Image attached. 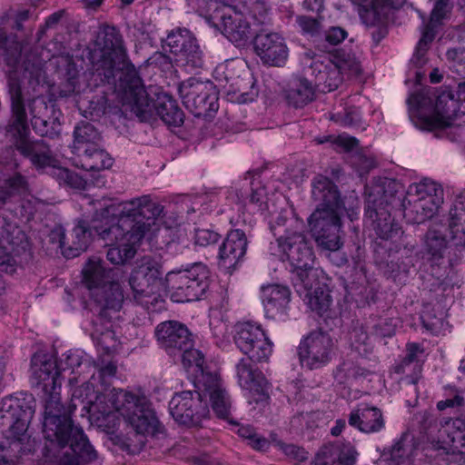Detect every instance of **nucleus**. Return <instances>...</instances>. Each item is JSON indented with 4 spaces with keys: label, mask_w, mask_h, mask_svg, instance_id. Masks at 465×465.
I'll list each match as a JSON object with an SVG mask.
<instances>
[{
    "label": "nucleus",
    "mask_w": 465,
    "mask_h": 465,
    "mask_svg": "<svg viewBox=\"0 0 465 465\" xmlns=\"http://www.w3.org/2000/svg\"><path fill=\"white\" fill-rule=\"evenodd\" d=\"M442 226H432L428 230L424 236V250L434 261L441 259L450 243L458 247L451 239V233L449 232V240L442 231ZM450 232L449 228L447 229Z\"/></svg>",
    "instance_id": "ea45409f"
},
{
    "label": "nucleus",
    "mask_w": 465,
    "mask_h": 465,
    "mask_svg": "<svg viewBox=\"0 0 465 465\" xmlns=\"http://www.w3.org/2000/svg\"><path fill=\"white\" fill-rule=\"evenodd\" d=\"M154 334L159 346L173 357L180 355L182 349L193 346L192 333L184 324L176 321L159 323Z\"/></svg>",
    "instance_id": "a878e982"
},
{
    "label": "nucleus",
    "mask_w": 465,
    "mask_h": 465,
    "mask_svg": "<svg viewBox=\"0 0 465 465\" xmlns=\"http://www.w3.org/2000/svg\"><path fill=\"white\" fill-rule=\"evenodd\" d=\"M450 10L451 5L450 0H436L430 21L421 32V37L418 42L413 56V61L417 65L420 66L424 63L423 56L430 44L433 41L438 28L441 25L442 20L447 17Z\"/></svg>",
    "instance_id": "cd10ccee"
},
{
    "label": "nucleus",
    "mask_w": 465,
    "mask_h": 465,
    "mask_svg": "<svg viewBox=\"0 0 465 465\" xmlns=\"http://www.w3.org/2000/svg\"><path fill=\"white\" fill-rule=\"evenodd\" d=\"M32 383L41 388L43 401L56 393L60 396L61 380L57 362L46 354L37 353L32 358Z\"/></svg>",
    "instance_id": "5701e85b"
},
{
    "label": "nucleus",
    "mask_w": 465,
    "mask_h": 465,
    "mask_svg": "<svg viewBox=\"0 0 465 465\" xmlns=\"http://www.w3.org/2000/svg\"><path fill=\"white\" fill-rule=\"evenodd\" d=\"M223 34L235 44H242L249 40L258 29L252 28L238 0L232 4L221 5L214 15Z\"/></svg>",
    "instance_id": "412c9836"
},
{
    "label": "nucleus",
    "mask_w": 465,
    "mask_h": 465,
    "mask_svg": "<svg viewBox=\"0 0 465 465\" xmlns=\"http://www.w3.org/2000/svg\"><path fill=\"white\" fill-rule=\"evenodd\" d=\"M125 84L118 92L124 105H126L142 121H148L158 115L164 124L170 126H180L183 123V113L177 102L167 93H158L153 103L144 88L142 79L139 84Z\"/></svg>",
    "instance_id": "9d476101"
},
{
    "label": "nucleus",
    "mask_w": 465,
    "mask_h": 465,
    "mask_svg": "<svg viewBox=\"0 0 465 465\" xmlns=\"http://www.w3.org/2000/svg\"><path fill=\"white\" fill-rule=\"evenodd\" d=\"M227 67V64H220L214 70V77L219 86L233 93L238 103L252 102L258 95V90L255 87L253 78L249 75L247 78L231 79L225 74Z\"/></svg>",
    "instance_id": "c85d7f7f"
},
{
    "label": "nucleus",
    "mask_w": 465,
    "mask_h": 465,
    "mask_svg": "<svg viewBox=\"0 0 465 465\" xmlns=\"http://www.w3.org/2000/svg\"><path fill=\"white\" fill-rule=\"evenodd\" d=\"M261 298L270 317L285 313L291 301V292L288 287L279 284H270L261 288Z\"/></svg>",
    "instance_id": "473e14b6"
},
{
    "label": "nucleus",
    "mask_w": 465,
    "mask_h": 465,
    "mask_svg": "<svg viewBox=\"0 0 465 465\" xmlns=\"http://www.w3.org/2000/svg\"><path fill=\"white\" fill-rule=\"evenodd\" d=\"M272 443L279 450H282L286 456L295 461L302 462L308 458V453L298 446L292 444H285L275 439L272 440Z\"/></svg>",
    "instance_id": "bf43d9fd"
},
{
    "label": "nucleus",
    "mask_w": 465,
    "mask_h": 465,
    "mask_svg": "<svg viewBox=\"0 0 465 465\" xmlns=\"http://www.w3.org/2000/svg\"><path fill=\"white\" fill-rule=\"evenodd\" d=\"M351 163L362 176L376 166V160L371 155H366L362 153H355L351 157Z\"/></svg>",
    "instance_id": "4d7b16f0"
},
{
    "label": "nucleus",
    "mask_w": 465,
    "mask_h": 465,
    "mask_svg": "<svg viewBox=\"0 0 465 465\" xmlns=\"http://www.w3.org/2000/svg\"><path fill=\"white\" fill-rule=\"evenodd\" d=\"M242 12L252 19V26L271 24L270 8L265 0H238Z\"/></svg>",
    "instance_id": "a19ab883"
},
{
    "label": "nucleus",
    "mask_w": 465,
    "mask_h": 465,
    "mask_svg": "<svg viewBox=\"0 0 465 465\" xmlns=\"http://www.w3.org/2000/svg\"><path fill=\"white\" fill-rule=\"evenodd\" d=\"M406 0H351L359 5L360 15L369 26L383 25L387 19L389 6L398 8Z\"/></svg>",
    "instance_id": "c756f323"
},
{
    "label": "nucleus",
    "mask_w": 465,
    "mask_h": 465,
    "mask_svg": "<svg viewBox=\"0 0 465 465\" xmlns=\"http://www.w3.org/2000/svg\"><path fill=\"white\" fill-rule=\"evenodd\" d=\"M254 50L263 64L272 66L284 65L289 56L284 38L278 33L262 29L255 33Z\"/></svg>",
    "instance_id": "393cba45"
},
{
    "label": "nucleus",
    "mask_w": 465,
    "mask_h": 465,
    "mask_svg": "<svg viewBox=\"0 0 465 465\" xmlns=\"http://www.w3.org/2000/svg\"><path fill=\"white\" fill-rule=\"evenodd\" d=\"M35 401L32 394L18 392L2 400L0 412L1 417L6 420L10 426L4 434H15L17 438L27 439L31 437L27 433L28 425L34 416Z\"/></svg>",
    "instance_id": "dca6fc26"
},
{
    "label": "nucleus",
    "mask_w": 465,
    "mask_h": 465,
    "mask_svg": "<svg viewBox=\"0 0 465 465\" xmlns=\"http://www.w3.org/2000/svg\"><path fill=\"white\" fill-rule=\"evenodd\" d=\"M209 271L202 262L184 269L173 270L166 274V285L176 302L199 300L208 288Z\"/></svg>",
    "instance_id": "2eb2a0df"
},
{
    "label": "nucleus",
    "mask_w": 465,
    "mask_h": 465,
    "mask_svg": "<svg viewBox=\"0 0 465 465\" xmlns=\"http://www.w3.org/2000/svg\"><path fill=\"white\" fill-rule=\"evenodd\" d=\"M82 272L84 285L101 307V317L113 319L112 313H117L124 302L123 291L118 282L121 270L107 268L100 258L93 257L85 263Z\"/></svg>",
    "instance_id": "1a4fd4ad"
},
{
    "label": "nucleus",
    "mask_w": 465,
    "mask_h": 465,
    "mask_svg": "<svg viewBox=\"0 0 465 465\" xmlns=\"http://www.w3.org/2000/svg\"><path fill=\"white\" fill-rule=\"evenodd\" d=\"M163 46L173 54L175 63L180 66L194 69L203 65L202 52L196 39L185 28L170 32Z\"/></svg>",
    "instance_id": "4be33fe9"
},
{
    "label": "nucleus",
    "mask_w": 465,
    "mask_h": 465,
    "mask_svg": "<svg viewBox=\"0 0 465 465\" xmlns=\"http://www.w3.org/2000/svg\"><path fill=\"white\" fill-rule=\"evenodd\" d=\"M42 431L46 440V456L58 459L59 465H80L94 462L97 451L90 444L83 430L73 424L72 410H66L56 393L43 401Z\"/></svg>",
    "instance_id": "7ed1b4c3"
},
{
    "label": "nucleus",
    "mask_w": 465,
    "mask_h": 465,
    "mask_svg": "<svg viewBox=\"0 0 465 465\" xmlns=\"http://www.w3.org/2000/svg\"><path fill=\"white\" fill-rule=\"evenodd\" d=\"M162 212L163 207L147 195L105 203L93 229L110 247L107 259L114 264H122L134 258L139 242Z\"/></svg>",
    "instance_id": "f03ea898"
},
{
    "label": "nucleus",
    "mask_w": 465,
    "mask_h": 465,
    "mask_svg": "<svg viewBox=\"0 0 465 465\" xmlns=\"http://www.w3.org/2000/svg\"><path fill=\"white\" fill-rule=\"evenodd\" d=\"M312 197L318 203L308 219L309 227L317 246L325 255L335 253V264L341 266L347 259L339 251L343 246L341 235V216L345 212L337 186L327 177L316 176L312 183Z\"/></svg>",
    "instance_id": "39448f33"
},
{
    "label": "nucleus",
    "mask_w": 465,
    "mask_h": 465,
    "mask_svg": "<svg viewBox=\"0 0 465 465\" xmlns=\"http://www.w3.org/2000/svg\"><path fill=\"white\" fill-rule=\"evenodd\" d=\"M28 190L27 181L20 173H15L12 177L5 180V190L0 195V199L5 201L7 196H11L15 193H25Z\"/></svg>",
    "instance_id": "09e8293b"
},
{
    "label": "nucleus",
    "mask_w": 465,
    "mask_h": 465,
    "mask_svg": "<svg viewBox=\"0 0 465 465\" xmlns=\"http://www.w3.org/2000/svg\"><path fill=\"white\" fill-rule=\"evenodd\" d=\"M349 424L361 432L375 433L384 428L385 421L380 409L364 406L350 413Z\"/></svg>",
    "instance_id": "f704fd0d"
},
{
    "label": "nucleus",
    "mask_w": 465,
    "mask_h": 465,
    "mask_svg": "<svg viewBox=\"0 0 465 465\" xmlns=\"http://www.w3.org/2000/svg\"><path fill=\"white\" fill-rule=\"evenodd\" d=\"M73 152L80 153L86 147L98 146L101 136L95 127L89 123H82L74 129Z\"/></svg>",
    "instance_id": "79ce46f5"
},
{
    "label": "nucleus",
    "mask_w": 465,
    "mask_h": 465,
    "mask_svg": "<svg viewBox=\"0 0 465 465\" xmlns=\"http://www.w3.org/2000/svg\"><path fill=\"white\" fill-rule=\"evenodd\" d=\"M347 36V33L341 27H332L326 33V41L331 45H336L342 42Z\"/></svg>",
    "instance_id": "69168bd1"
},
{
    "label": "nucleus",
    "mask_w": 465,
    "mask_h": 465,
    "mask_svg": "<svg viewBox=\"0 0 465 465\" xmlns=\"http://www.w3.org/2000/svg\"><path fill=\"white\" fill-rule=\"evenodd\" d=\"M449 230L457 245H465V189L457 194L450 211Z\"/></svg>",
    "instance_id": "58836bf2"
},
{
    "label": "nucleus",
    "mask_w": 465,
    "mask_h": 465,
    "mask_svg": "<svg viewBox=\"0 0 465 465\" xmlns=\"http://www.w3.org/2000/svg\"><path fill=\"white\" fill-rule=\"evenodd\" d=\"M249 203L256 207L257 211L271 212L268 204L267 194L263 186H257L252 189V193L249 196Z\"/></svg>",
    "instance_id": "052dcab7"
},
{
    "label": "nucleus",
    "mask_w": 465,
    "mask_h": 465,
    "mask_svg": "<svg viewBox=\"0 0 465 465\" xmlns=\"http://www.w3.org/2000/svg\"><path fill=\"white\" fill-rule=\"evenodd\" d=\"M351 339L352 340V345L356 349L361 344H367L369 341V335L362 327L354 328L351 333Z\"/></svg>",
    "instance_id": "774afa93"
},
{
    "label": "nucleus",
    "mask_w": 465,
    "mask_h": 465,
    "mask_svg": "<svg viewBox=\"0 0 465 465\" xmlns=\"http://www.w3.org/2000/svg\"><path fill=\"white\" fill-rule=\"evenodd\" d=\"M423 351L420 348V346L417 343H410L407 345L406 348V356L405 358V363H411L413 364V372L414 374L411 376L410 378L407 377L409 382L415 383L418 375L420 372V364L419 361V356L422 354Z\"/></svg>",
    "instance_id": "603ef678"
},
{
    "label": "nucleus",
    "mask_w": 465,
    "mask_h": 465,
    "mask_svg": "<svg viewBox=\"0 0 465 465\" xmlns=\"http://www.w3.org/2000/svg\"><path fill=\"white\" fill-rule=\"evenodd\" d=\"M97 345L106 353H111L117 350V340L114 331L106 329L100 334H95Z\"/></svg>",
    "instance_id": "680f3d73"
},
{
    "label": "nucleus",
    "mask_w": 465,
    "mask_h": 465,
    "mask_svg": "<svg viewBox=\"0 0 465 465\" xmlns=\"http://www.w3.org/2000/svg\"><path fill=\"white\" fill-rule=\"evenodd\" d=\"M298 354L302 366L310 370L320 369L331 362L334 342L326 332L312 331L300 342Z\"/></svg>",
    "instance_id": "aec40b11"
},
{
    "label": "nucleus",
    "mask_w": 465,
    "mask_h": 465,
    "mask_svg": "<svg viewBox=\"0 0 465 465\" xmlns=\"http://www.w3.org/2000/svg\"><path fill=\"white\" fill-rule=\"evenodd\" d=\"M92 231L88 228L84 221H81L72 232V243L68 250L64 251L67 257L78 256L85 251L92 240Z\"/></svg>",
    "instance_id": "37998d69"
},
{
    "label": "nucleus",
    "mask_w": 465,
    "mask_h": 465,
    "mask_svg": "<svg viewBox=\"0 0 465 465\" xmlns=\"http://www.w3.org/2000/svg\"><path fill=\"white\" fill-rule=\"evenodd\" d=\"M28 108L34 119V125H36L38 121H40L44 125L46 124V120H45L44 117L48 111V105L44 97L36 96L30 100L28 103Z\"/></svg>",
    "instance_id": "864d4df0"
},
{
    "label": "nucleus",
    "mask_w": 465,
    "mask_h": 465,
    "mask_svg": "<svg viewBox=\"0 0 465 465\" xmlns=\"http://www.w3.org/2000/svg\"><path fill=\"white\" fill-rule=\"evenodd\" d=\"M397 184L391 180L372 187L366 186V216L373 220L377 235L385 241L398 242L403 232L401 226L391 219V206L396 199Z\"/></svg>",
    "instance_id": "f8f14e48"
},
{
    "label": "nucleus",
    "mask_w": 465,
    "mask_h": 465,
    "mask_svg": "<svg viewBox=\"0 0 465 465\" xmlns=\"http://www.w3.org/2000/svg\"><path fill=\"white\" fill-rule=\"evenodd\" d=\"M84 356V352L81 350L68 351L57 363L60 373L69 369H72V372H74V368L82 364L90 365L89 361Z\"/></svg>",
    "instance_id": "de8ad7c7"
},
{
    "label": "nucleus",
    "mask_w": 465,
    "mask_h": 465,
    "mask_svg": "<svg viewBox=\"0 0 465 465\" xmlns=\"http://www.w3.org/2000/svg\"><path fill=\"white\" fill-rule=\"evenodd\" d=\"M247 249L245 233L240 230H232L219 249V259L225 267L235 265Z\"/></svg>",
    "instance_id": "c9c22d12"
},
{
    "label": "nucleus",
    "mask_w": 465,
    "mask_h": 465,
    "mask_svg": "<svg viewBox=\"0 0 465 465\" xmlns=\"http://www.w3.org/2000/svg\"><path fill=\"white\" fill-rule=\"evenodd\" d=\"M440 448L447 453L465 456V419L458 418L440 430Z\"/></svg>",
    "instance_id": "72a5a7b5"
},
{
    "label": "nucleus",
    "mask_w": 465,
    "mask_h": 465,
    "mask_svg": "<svg viewBox=\"0 0 465 465\" xmlns=\"http://www.w3.org/2000/svg\"><path fill=\"white\" fill-rule=\"evenodd\" d=\"M234 342L239 350L252 361H265L272 351V343L265 331L260 324L253 322L236 324Z\"/></svg>",
    "instance_id": "6ab92c4d"
},
{
    "label": "nucleus",
    "mask_w": 465,
    "mask_h": 465,
    "mask_svg": "<svg viewBox=\"0 0 465 465\" xmlns=\"http://www.w3.org/2000/svg\"><path fill=\"white\" fill-rule=\"evenodd\" d=\"M238 382L247 391L249 403H264L268 398V382L262 371L253 368L250 362L241 360L237 366Z\"/></svg>",
    "instance_id": "bb28decb"
},
{
    "label": "nucleus",
    "mask_w": 465,
    "mask_h": 465,
    "mask_svg": "<svg viewBox=\"0 0 465 465\" xmlns=\"http://www.w3.org/2000/svg\"><path fill=\"white\" fill-rule=\"evenodd\" d=\"M299 223L294 219H287L282 214H279L273 223L271 224V230L274 236L277 238L281 235L287 234V231L295 232Z\"/></svg>",
    "instance_id": "5fc2aeb1"
},
{
    "label": "nucleus",
    "mask_w": 465,
    "mask_h": 465,
    "mask_svg": "<svg viewBox=\"0 0 465 465\" xmlns=\"http://www.w3.org/2000/svg\"><path fill=\"white\" fill-rule=\"evenodd\" d=\"M270 251L272 255L287 260L293 273V279H300L305 275L313 277L314 254L305 235L299 232L287 231V234L276 238L271 242Z\"/></svg>",
    "instance_id": "ddd939ff"
},
{
    "label": "nucleus",
    "mask_w": 465,
    "mask_h": 465,
    "mask_svg": "<svg viewBox=\"0 0 465 465\" xmlns=\"http://www.w3.org/2000/svg\"><path fill=\"white\" fill-rule=\"evenodd\" d=\"M334 143L347 152L352 151L358 145V141L351 136L341 134L335 138Z\"/></svg>",
    "instance_id": "338daca9"
},
{
    "label": "nucleus",
    "mask_w": 465,
    "mask_h": 465,
    "mask_svg": "<svg viewBox=\"0 0 465 465\" xmlns=\"http://www.w3.org/2000/svg\"><path fill=\"white\" fill-rule=\"evenodd\" d=\"M161 266L151 257H143L137 262L129 278V284L134 292V300L144 307H148L155 300L157 287L161 281Z\"/></svg>",
    "instance_id": "f3484780"
},
{
    "label": "nucleus",
    "mask_w": 465,
    "mask_h": 465,
    "mask_svg": "<svg viewBox=\"0 0 465 465\" xmlns=\"http://www.w3.org/2000/svg\"><path fill=\"white\" fill-rule=\"evenodd\" d=\"M443 203V190L436 182L423 179L409 186L402 202L405 218L412 223H421L432 218Z\"/></svg>",
    "instance_id": "4468645a"
},
{
    "label": "nucleus",
    "mask_w": 465,
    "mask_h": 465,
    "mask_svg": "<svg viewBox=\"0 0 465 465\" xmlns=\"http://www.w3.org/2000/svg\"><path fill=\"white\" fill-rule=\"evenodd\" d=\"M296 21L304 33L315 34L320 28L319 21L311 16L300 15Z\"/></svg>",
    "instance_id": "0e129e2a"
},
{
    "label": "nucleus",
    "mask_w": 465,
    "mask_h": 465,
    "mask_svg": "<svg viewBox=\"0 0 465 465\" xmlns=\"http://www.w3.org/2000/svg\"><path fill=\"white\" fill-rule=\"evenodd\" d=\"M421 322L423 327L434 335L444 333L448 329V323L444 321V313H436L433 308L425 307L422 311Z\"/></svg>",
    "instance_id": "a18cd8bd"
},
{
    "label": "nucleus",
    "mask_w": 465,
    "mask_h": 465,
    "mask_svg": "<svg viewBox=\"0 0 465 465\" xmlns=\"http://www.w3.org/2000/svg\"><path fill=\"white\" fill-rule=\"evenodd\" d=\"M197 391H185L173 395L169 402L172 417L183 425H197L209 415L207 400L217 417L229 420L232 403L217 375L203 376Z\"/></svg>",
    "instance_id": "423d86ee"
},
{
    "label": "nucleus",
    "mask_w": 465,
    "mask_h": 465,
    "mask_svg": "<svg viewBox=\"0 0 465 465\" xmlns=\"http://www.w3.org/2000/svg\"><path fill=\"white\" fill-rule=\"evenodd\" d=\"M417 444L412 434L403 432L393 444L383 452V457L391 465H406L412 462Z\"/></svg>",
    "instance_id": "e433bc0d"
},
{
    "label": "nucleus",
    "mask_w": 465,
    "mask_h": 465,
    "mask_svg": "<svg viewBox=\"0 0 465 465\" xmlns=\"http://www.w3.org/2000/svg\"><path fill=\"white\" fill-rule=\"evenodd\" d=\"M188 5L201 15H214L225 3L218 0H187Z\"/></svg>",
    "instance_id": "8fccbe9b"
},
{
    "label": "nucleus",
    "mask_w": 465,
    "mask_h": 465,
    "mask_svg": "<svg viewBox=\"0 0 465 465\" xmlns=\"http://www.w3.org/2000/svg\"><path fill=\"white\" fill-rule=\"evenodd\" d=\"M343 70V65L337 64L327 57L312 58L305 69V74L312 76L313 83L305 77L293 79L287 93L289 103L295 107H302L314 99L315 87L324 93L335 90L341 82Z\"/></svg>",
    "instance_id": "9b49d317"
},
{
    "label": "nucleus",
    "mask_w": 465,
    "mask_h": 465,
    "mask_svg": "<svg viewBox=\"0 0 465 465\" xmlns=\"http://www.w3.org/2000/svg\"><path fill=\"white\" fill-rule=\"evenodd\" d=\"M178 90L184 106L197 116L218 109L216 87L210 81L191 77L182 82Z\"/></svg>",
    "instance_id": "a211bd4d"
},
{
    "label": "nucleus",
    "mask_w": 465,
    "mask_h": 465,
    "mask_svg": "<svg viewBox=\"0 0 465 465\" xmlns=\"http://www.w3.org/2000/svg\"><path fill=\"white\" fill-rule=\"evenodd\" d=\"M179 356L182 357L184 367L193 369L197 383H199V380L203 379V376L215 375L214 373L204 371L203 354L199 350L193 349V346L182 349Z\"/></svg>",
    "instance_id": "c03bdc74"
},
{
    "label": "nucleus",
    "mask_w": 465,
    "mask_h": 465,
    "mask_svg": "<svg viewBox=\"0 0 465 465\" xmlns=\"http://www.w3.org/2000/svg\"><path fill=\"white\" fill-rule=\"evenodd\" d=\"M8 93L11 100L12 120L7 133L15 139V144L20 153L28 158L37 170L48 172L72 187L84 188L85 180L68 169L61 167L58 160L42 140L32 141L28 138L27 115L18 79L9 78Z\"/></svg>",
    "instance_id": "20e7f679"
},
{
    "label": "nucleus",
    "mask_w": 465,
    "mask_h": 465,
    "mask_svg": "<svg viewBox=\"0 0 465 465\" xmlns=\"http://www.w3.org/2000/svg\"><path fill=\"white\" fill-rule=\"evenodd\" d=\"M35 442L32 439L17 438L15 434H4L0 437V465H16L19 458L35 450Z\"/></svg>",
    "instance_id": "2f4dec72"
},
{
    "label": "nucleus",
    "mask_w": 465,
    "mask_h": 465,
    "mask_svg": "<svg viewBox=\"0 0 465 465\" xmlns=\"http://www.w3.org/2000/svg\"><path fill=\"white\" fill-rule=\"evenodd\" d=\"M220 238L219 233L210 229H195L194 242L199 246H208L214 244Z\"/></svg>",
    "instance_id": "e2e57ef3"
},
{
    "label": "nucleus",
    "mask_w": 465,
    "mask_h": 465,
    "mask_svg": "<svg viewBox=\"0 0 465 465\" xmlns=\"http://www.w3.org/2000/svg\"><path fill=\"white\" fill-rule=\"evenodd\" d=\"M331 120L342 126H356L361 122V114L358 108L351 107L346 109L343 114H334Z\"/></svg>",
    "instance_id": "6e6d98bb"
},
{
    "label": "nucleus",
    "mask_w": 465,
    "mask_h": 465,
    "mask_svg": "<svg viewBox=\"0 0 465 465\" xmlns=\"http://www.w3.org/2000/svg\"><path fill=\"white\" fill-rule=\"evenodd\" d=\"M319 271H315L313 277L307 275L293 279L294 287L300 297L312 310L322 315L330 309L332 300L327 286L318 280Z\"/></svg>",
    "instance_id": "b1692460"
},
{
    "label": "nucleus",
    "mask_w": 465,
    "mask_h": 465,
    "mask_svg": "<svg viewBox=\"0 0 465 465\" xmlns=\"http://www.w3.org/2000/svg\"><path fill=\"white\" fill-rule=\"evenodd\" d=\"M237 432L240 437L247 439L249 440V444L257 450H265L271 445V441L264 437L256 434L253 428L249 425L241 426Z\"/></svg>",
    "instance_id": "3c124183"
},
{
    "label": "nucleus",
    "mask_w": 465,
    "mask_h": 465,
    "mask_svg": "<svg viewBox=\"0 0 465 465\" xmlns=\"http://www.w3.org/2000/svg\"><path fill=\"white\" fill-rule=\"evenodd\" d=\"M444 400L437 402V409L440 411L446 409H460L465 405V391L456 387L445 388Z\"/></svg>",
    "instance_id": "49530a36"
},
{
    "label": "nucleus",
    "mask_w": 465,
    "mask_h": 465,
    "mask_svg": "<svg viewBox=\"0 0 465 465\" xmlns=\"http://www.w3.org/2000/svg\"><path fill=\"white\" fill-rule=\"evenodd\" d=\"M94 74L101 83L115 84L116 91L125 84H139V75L127 58L121 34L114 26H102L94 41L92 54Z\"/></svg>",
    "instance_id": "6e6552de"
},
{
    "label": "nucleus",
    "mask_w": 465,
    "mask_h": 465,
    "mask_svg": "<svg viewBox=\"0 0 465 465\" xmlns=\"http://www.w3.org/2000/svg\"><path fill=\"white\" fill-rule=\"evenodd\" d=\"M447 57L453 61V70L465 78V51L449 50ZM407 103L411 109L416 110L431 107L430 115L420 114L421 129L433 130L448 127L454 117L465 114V82L459 84L457 99L446 87L438 94H434V100L428 93L422 91L411 94Z\"/></svg>",
    "instance_id": "0eeeda50"
},
{
    "label": "nucleus",
    "mask_w": 465,
    "mask_h": 465,
    "mask_svg": "<svg viewBox=\"0 0 465 465\" xmlns=\"http://www.w3.org/2000/svg\"><path fill=\"white\" fill-rule=\"evenodd\" d=\"M77 382L75 377L69 379L72 396L66 410H72L73 412L78 406H82V415L87 414L92 422L107 432L118 425L119 416L138 434H154L157 431L159 421L145 396L121 389H113L106 395L97 394L89 381L74 387Z\"/></svg>",
    "instance_id": "f257e3e1"
},
{
    "label": "nucleus",
    "mask_w": 465,
    "mask_h": 465,
    "mask_svg": "<svg viewBox=\"0 0 465 465\" xmlns=\"http://www.w3.org/2000/svg\"><path fill=\"white\" fill-rule=\"evenodd\" d=\"M358 369L352 361H344L339 364L334 372V379L341 384L347 382L350 379L357 376Z\"/></svg>",
    "instance_id": "13d9d810"
},
{
    "label": "nucleus",
    "mask_w": 465,
    "mask_h": 465,
    "mask_svg": "<svg viewBox=\"0 0 465 465\" xmlns=\"http://www.w3.org/2000/svg\"><path fill=\"white\" fill-rule=\"evenodd\" d=\"M357 456L355 448L350 442L336 441L321 449L315 465H354Z\"/></svg>",
    "instance_id": "7c9ffc66"
},
{
    "label": "nucleus",
    "mask_w": 465,
    "mask_h": 465,
    "mask_svg": "<svg viewBox=\"0 0 465 465\" xmlns=\"http://www.w3.org/2000/svg\"><path fill=\"white\" fill-rule=\"evenodd\" d=\"M74 164L84 171H101L113 165L114 159L99 146L86 147L84 151L75 153Z\"/></svg>",
    "instance_id": "4c0bfd02"
}]
</instances>
